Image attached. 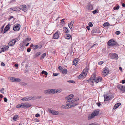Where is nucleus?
Listing matches in <instances>:
<instances>
[{
    "mask_svg": "<svg viewBox=\"0 0 125 125\" xmlns=\"http://www.w3.org/2000/svg\"><path fill=\"white\" fill-rule=\"evenodd\" d=\"M74 96L73 94H71L66 98L67 100L66 103L70 104V106L71 107L75 106L78 104V103L76 102L79 100V98H77L75 99L73 98V97Z\"/></svg>",
    "mask_w": 125,
    "mask_h": 125,
    "instance_id": "f257e3e1",
    "label": "nucleus"
},
{
    "mask_svg": "<svg viewBox=\"0 0 125 125\" xmlns=\"http://www.w3.org/2000/svg\"><path fill=\"white\" fill-rule=\"evenodd\" d=\"M99 112V109H96L94 110L92 112V114L90 115H89L88 117V120H90L94 118L95 116H97Z\"/></svg>",
    "mask_w": 125,
    "mask_h": 125,
    "instance_id": "f03ea898",
    "label": "nucleus"
},
{
    "mask_svg": "<svg viewBox=\"0 0 125 125\" xmlns=\"http://www.w3.org/2000/svg\"><path fill=\"white\" fill-rule=\"evenodd\" d=\"M58 92V90H57L55 91V89H50L45 90L44 92V93L45 94H54Z\"/></svg>",
    "mask_w": 125,
    "mask_h": 125,
    "instance_id": "7ed1b4c3",
    "label": "nucleus"
},
{
    "mask_svg": "<svg viewBox=\"0 0 125 125\" xmlns=\"http://www.w3.org/2000/svg\"><path fill=\"white\" fill-rule=\"evenodd\" d=\"M109 55L111 59H115L117 60L118 59V56L117 54L116 53H110L109 54Z\"/></svg>",
    "mask_w": 125,
    "mask_h": 125,
    "instance_id": "20e7f679",
    "label": "nucleus"
},
{
    "mask_svg": "<svg viewBox=\"0 0 125 125\" xmlns=\"http://www.w3.org/2000/svg\"><path fill=\"white\" fill-rule=\"evenodd\" d=\"M107 44L109 46H113L115 45L116 44V42L113 39H111L108 41Z\"/></svg>",
    "mask_w": 125,
    "mask_h": 125,
    "instance_id": "39448f33",
    "label": "nucleus"
},
{
    "mask_svg": "<svg viewBox=\"0 0 125 125\" xmlns=\"http://www.w3.org/2000/svg\"><path fill=\"white\" fill-rule=\"evenodd\" d=\"M109 70L107 68H105L104 69L102 72V75L105 76L108 74L109 73Z\"/></svg>",
    "mask_w": 125,
    "mask_h": 125,
    "instance_id": "423d86ee",
    "label": "nucleus"
},
{
    "mask_svg": "<svg viewBox=\"0 0 125 125\" xmlns=\"http://www.w3.org/2000/svg\"><path fill=\"white\" fill-rule=\"evenodd\" d=\"M20 27V25L19 24L15 25L14 26L13 29L15 31H17L19 30Z\"/></svg>",
    "mask_w": 125,
    "mask_h": 125,
    "instance_id": "0eeeda50",
    "label": "nucleus"
},
{
    "mask_svg": "<svg viewBox=\"0 0 125 125\" xmlns=\"http://www.w3.org/2000/svg\"><path fill=\"white\" fill-rule=\"evenodd\" d=\"M60 33L58 30L56 32L54 33L53 35V38L54 39H57L59 38Z\"/></svg>",
    "mask_w": 125,
    "mask_h": 125,
    "instance_id": "6e6552de",
    "label": "nucleus"
},
{
    "mask_svg": "<svg viewBox=\"0 0 125 125\" xmlns=\"http://www.w3.org/2000/svg\"><path fill=\"white\" fill-rule=\"evenodd\" d=\"M20 9L21 10H23L24 12H25L27 10L26 6L25 5H22L20 6Z\"/></svg>",
    "mask_w": 125,
    "mask_h": 125,
    "instance_id": "1a4fd4ad",
    "label": "nucleus"
},
{
    "mask_svg": "<svg viewBox=\"0 0 125 125\" xmlns=\"http://www.w3.org/2000/svg\"><path fill=\"white\" fill-rule=\"evenodd\" d=\"M16 42V40L13 39L11 41H10L9 42L8 45L9 46H12L14 45Z\"/></svg>",
    "mask_w": 125,
    "mask_h": 125,
    "instance_id": "9d476101",
    "label": "nucleus"
},
{
    "mask_svg": "<svg viewBox=\"0 0 125 125\" xmlns=\"http://www.w3.org/2000/svg\"><path fill=\"white\" fill-rule=\"evenodd\" d=\"M48 111L49 113L54 115H57L59 114V112L57 111L49 109Z\"/></svg>",
    "mask_w": 125,
    "mask_h": 125,
    "instance_id": "9b49d317",
    "label": "nucleus"
},
{
    "mask_svg": "<svg viewBox=\"0 0 125 125\" xmlns=\"http://www.w3.org/2000/svg\"><path fill=\"white\" fill-rule=\"evenodd\" d=\"M91 78H90V79L91 80V83L92 85H93L94 84V82H95V76L93 75L92 76Z\"/></svg>",
    "mask_w": 125,
    "mask_h": 125,
    "instance_id": "f8f14e48",
    "label": "nucleus"
},
{
    "mask_svg": "<svg viewBox=\"0 0 125 125\" xmlns=\"http://www.w3.org/2000/svg\"><path fill=\"white\" fill-rule=\"evenodd\" d=\"M102 78L101 77H95V80L96 83H98L99 82H101L102 80Z\"/></svg>",
    "mask_w": 125,
    "mask_h": 125,
    "instance_id": "ddd939ff",
    "label": "nucleus"
},
{
    "mask_svg": "<svg viewBox=\"0 0 125 125\" xmlns=\"http://www.w3.org/2000/svg\"><path fill=\"white\" fill-rule=\"evenodd\" d=\"M33 97H25L21 99V100L23 101H27L29 100H32L33 99Z\"/></svg>",
    "mask_w": 125,
    "mask_h": 125,
    "instance_id": "4468645a",
    "label": "nucleus"
},
{
    "mask_svg": "<svg viewBox=\"0 0 125 125\" xmlns=\"http://www.w3.org/2000/svg\"><path fill=\"white\" fill-rule=\"evenodd\" d=\"M10 28V24L9 23L8 25L6 26L4 30V32L3 34L5 33Z\"/></svg>",
    "mask_w": 125,
    "mask_h": 125,
    "instance_id": "2eb2a0df",
    "label": "nucleus"
},
{
    "mask_svg": "<svg viewBox=\"0 0 125 125\" xmlns=\"http://www.w3.org/2000/svg\"><path fill=\"white\" fill-rule=\"evenodd\" d=\"M9 48V47L8 46H4L1 49L2 50L1 51V52H3L5 51H6Z\"/></svg>",
    "mask_w": 125,
    "mask_h": 125,
    "instance_id": "dca6fc26",
    "label": "nucleus"
},
{
    "mask_svg": "<svg viewBox=\"0 0 125 125\" xmlns=\"http://www.w3.org/2000/svg\"><path fill=\"white\" fill-rule=\"evenodd\" d=\"M24 108H27L31 107V105L27 103H24Z\"/></svg>",
    "mask_w": 125,
    "mask_h": 125,
    "instance_id": "f3484780",
    "label": "nucleus"
},
{
    "mask_svg": "<svg viewBox=\"0 0 125 125\" xmlns=\"http://www.w3.org/2000/svg\"><path fill=\"white\" fill-rule=\"evenodd\" d=\"M74 23V20H73L71 22L69 23H68L69 27L70 29L72 28Z\"/></svg>",
    "mask_w": 125,
    "mask_h": 125,
    "instance_id": "a211bd4d",
    "label": "nucleus"
},
{
    "mask_svg": "<svg viewBox=\"0 0 125 125\" xmlns=\"http://www.w3.org/2000/svg\"><path fill=\"white\" fill-rule=\"evenodd\" d=\"M121 104L120 103H118L116 104L114 106L113 109L114 110H115L119 106L121 105Z\"/></svg>",
    "mask_w": 125,
    "mask_h": 125,
    "instance_id": "6ab92c4d",
    "label": "nucleus"
},
{
    "mask_svg": "<svg viewBox=\"0 0 125 125\" xmlns=\"http://www.w3.org/2000/svg\"><path fill=\"white\" fill-rule=\"evenodd\" d=\"M61 107L63 109H67L71 107L70 106L69 104L61 106Z\"/></svg>",
    "mask_w": 125,
    "mask_h": 125,
    "instance_id": "aec40b11",
    "label": "nucleus"
},
{
    "mask_svg": "<svg viewBox=\"0 0 125 125\" xmlns=\"http://www.w3.org/2000/svg\"><path fill=\"white\" fill-rule=\"evenodd\" d=\"M16 107L17 108L20 107L24 108V103H22L19 104L16 106Z\"/></svg>",
    "mask_w": 125,
    "mask_h": 125,
    "instance_id": "412c9836",
    "label": "nucleus"
},
{
    "mask_svg": "<svg viewBox=\"0 0 125 125\" xmlns=\"http://www.w3.org/2000/svg\"><path fill=\"white\" fill-rule=\"evenodd\" d=\"M20 47L19 49L21 51H23L25 48V46L23 44H20Z\"/></svg>",
    "mask_w": 125,
    "mask_h": 125,
    "instance_id": "4be33fe9",
    "label": "nucleus"
},
{
    "mask_svg": "<svg viewBox=\"0 0 125 125\" xmlns=\"http://www.w3.org/2000/svg\"><path fill=\"white\" fill-rule=\"evenodd\" d=\"M85 77V76L83 75V73H82L78 76V78L79 79H81L84 78Z\"/></svg>",
    "mask_w": 125,
    "mask_h": 125,
    "instance_id": "5701e85b",
    "label": "nucleus"
},
{
    "mask_svg": "<svg viewBox=\"0 0 125 125\" xmlns=\"http://www.w3.org/2000/svg\"><path fill=\"white\" fill-rule=\"evenodd\" d=\"M9 9L10 10H12L16 11H18V9L16 7L13 8H11Z\"/></svg>",
    "mask_w": 125,
    "mask_h": 125,
    "instance_id": "b1692460",
    "label": "nucleus"
},
{
    "mask_svg": "<svg viewBox=\"0 0 125 125\" xmlns=\"http://www.w3.org/2000/svg\"><path fill=\"white\" fill-rule=\"evenodd\" d=\"M87 9L90 10H91L93 9V7L91 5H89L87 6Z\"/></svg>",
    "mask_w": 125,
    "mask_h": 125,
    "instance_id": "393cba45",
    "label": "nucleus"
},
{
    "mask_svg": "<svg viewBox=\"0 0 125 125\" xmlns=\"http://www.w3.org/2000/svg\"><path fill=\"white\" fill-rule=\"evenodd\" d=\"M41 53L40 52H38L36 53V54L34 56V58H36L38 57L40 54Z\"/></svg>",
    "mask_w": 125,
    "mask_h": 125,
    "instance_id": "a878e982",
    "label": "nucleus"
},
{
    "mask_svg": "<svg viewBox=\"0 0 125 125\" xmlns=\"http://www.w3.org/2000/svg\"><path fill=\"white\" fill-rule=\"evenodd\" d=\"M104 101H108L109 100V96H107V94L104 95Z\"/></svg>",
    "mask_w": 125,
    "mask_h": 125,
    "instance_id": "bb28decb",
    "label": "nucleus"
},
{
    "mask_svg": "<svg viewBox=\"0 0 125 125\" xmlns=\"http://www.w3.org/2000/svg\"><path fill=\"white\" fill-rule=\"evenodd\" d=\"M46 53H44L40 57V60H41L43 59L46 56Z\"/></svg>",
    "mask_w": 125,
    "mask_h": 125,
    "instance_id": "cd10ccee",
    "label": "nucleus"
},
{
    "mask_svg": "<svg viewBox=\"0 0 125 125\" xmlns=\"http://www.w3.org/2000/svg\"><path fill=\"white\" fill-rule=\"evenodd\" d=\"M78 63V61L77 60L74 59L73 62V65H76Z\"/></svg>",
    "mask_w": 125,
    "mask_h": 125,
    "instance_id": "c85d7f7f",
    "label": "nucleus"
},
{
    "mask_svg": "<svg viewBox=\"0 0 125 125\" xmlns=\"http://www.w3.org/2000/svg\"><path fill=\"white\" fill-rule=\"evenodd\" d=\"M62 72L63 74H66L67 73V69H63Z\"/></svg>",
    "mask_w": 125,
    "mask_h": 125,
    "instance_id": "c756f323",
    "label": "nucleus"
},
{
    "mask_svg": "<svg viewBox=\"0 0 125 125\" xmlns=\"http://www.w3.org/2000/svg\"><path fill=\"white\" fill-rule=\"evenodd\" d=\"M65 38L67 39H69L71 37V36L69 34H66L65 35Z\"/></svg>",
    "mask_w": 125,
    "mask_h": 125,
    "instance_id": "7c9ffc66",
    "label": "nucleus"
},
{
    "mask_svg": "<svg viewBox=\"0 0 125 125\" xmlns=\"http://www.w3.org/2000/svg\"><path fill=\"white\" fill-rule=\"evenodd\" d=\"M64 31H65V33H68L69 31H68V30L67 29V28L66 27H64Z\"/></svg>",
    "mask_w": 125,
    "mask_h": 125,
    "instance_id": "2f4dec72",
    "label": "nucleus"
},
{
    "mask_svg": "<svg viewBox=\"0 0 125 125\" xmlns=\"http://www.w3.org/2000/svg\"><path fill=\"white\" fill-rule=\"evenodd\" d=\"M18 118L19 117H18V116L17 115H16L15 116L13 117V120L14 121H16V120H17V119H18Z\"/></svg>",
    "mask_w": 125,
    "mask_h": 125,
    "instance_id": "473e14b6",
    "label": "nucleus"
},
{
    "mask_svg": "<svg viewBox=\"0 0 125 125\" xmlns=\"http://www.w3.org/2000/svg\"><path fill=\"white\" fill-rule=\"evenodd\" d=\"M123 86L120 85H118L117 86V87L120 90L122 91V89L123 88Z\"/></svg>",
    "mask_w": 125,
    "mask_h": 125,
    "instance_id": "72a5a7b5",
    "label": "nucleus"
},
{
    "mask_svg": "<svg viewBox=\"0 0 125 125\" xmlns=\"http://www.w3.org/2000/svg\"><path fill=\"white\" fill-rule=\"evenodd\" d=\"M109 25L110 24L108 22L105 23L103 24V26L105 27L107 26H109Z\"/></svg>",
    "mask_w": 125,
    "mask_h": 125,
    "instance_id": "f704fd0d",
    "label": "nucleus"
},
{
    "mask_svg": "<svg viewBox=\"0 0 125 125\" xmlns=\"http://www.w3.org/2000/svg\"><path fill=\"white\" fill-rule=\"evenodd\" d=\"M14 80V82H18L21 81V80L20 79L18 78H15Z\"/></svg>",
    "mask_w": 125,
    "mask_h": 125,
    "instance_id": "c9c22d12",
    "label": "nucleus"
},
{
    "mask_svg": "<svg viewBox=\"0 0 125 125\" xmlns=\"http://www.w3.org/2000/svg\"><path fill=\"white\" fill-rule=\"evenodd\" d=\"M41 73L42 74H45L47 76L48 74V73L47 72L44 70H43L41 72Z\"/></svg>",
    "mask_w": 125,
    "mask_h": 125,
    "instance_id": "e433bc0d",
    "label": "nucleus"
},
{
    "mask_svg": "<svg viewBox=\"0 0 125 125\" xmlns=\"http://www.w3.org/2000/svg\"><path fill=\"white\" fill-rule=\"evenodd\" d=\"M11 82H14V80L15 78L12 77H10L9 78Z\"/></svg>",
    "mask_w": 125,
    "mask_h": 125,
    "instance_id": "4c0bfd02",
    "label": "nucleus"
},
{
    "mask_svg": "<svg viewBox=\"0 0 125 125\" xmlns=\"http://www.w3.org/2000/svg\"><path fill=\"white\" fill-rule=\"evenodd\" d=\"M96 29H93L92 31H91V32L92 33H97Z\"/></svg>",
    "mask_w": 125,
    "mask_h": 125,
    "instance_id": "58836bf2",
    "label": "nucleus"
},
{
    "mask_svg": "<svg viewBox=\"0 0 125 125\" xmlns=\"http://www.w3.org/2000/svg\"><path fill=\"white\" fill-rule=\"evenodd\" d=\"M99 11L97 9L96 10H95L93 11H92V13L94 14H95L96 13H98Z\"/></svg>",
    "mask_w": 125,
    "mask_h": 125,
    "instance_id": "ea45409f",
    "label": "nucleus"
},
{
    "mask_svg": "<svg viewBox=\"0 0 125 125\" xmlns=\"http://www.w3.org/2000/svg\"><path fill=\"white\" fill-rule=\"evenodd\" d=\"M20 84L21 85L25 86L27 85V83L24 82H21L20 83Z\"/></svg>",
    "mask_w": 125,
    "mask_h": 125,
    "instance_id": "a19ab883",
    "label": "nucleus"
},
{
    "mask_svg": "<svg viewBox=\"0 0 125 125\" xmlns=\"http://www.w3.org/2000/svg\"><path fill=\"white\" fill-rule=\"evenodd\" d=\"M67 82H69L71 83H75V81H74L72 80H68Z\"/></svg>",
    "mask_w": 125,
    "mask_h": 125,
    "instance_id": "79ce46f5",
    "label": "nucleus"
},
{
    "mask_svg": "<svg viewBox=\"0 0 125 125\" xmlns=\"http://www.w3.org/2000/svg\"><path fill=\"white\" fill-rule=\"evenodd\" d=\"M58 69L59 70L60 72H62V70H63V68L61 66H59L58 67Z\"/></svg>",
    "mask_w": 125,
    "mask_h": 125,
    "instance_id": "37998d69",
    "label": "nucleus"
},
{
    "mask_svg": "<svg viewBox=\"0 0 125 125\" xmlns=\"http://www.w3.org/2000/svg\"><path fill=\"white\" fill-rule=\"evenodd\" d=\"M39 47V46L38 45H35L33 47V49L34 50H36Z\"/></svg>",
    "mask_w": 125,
    "mask_h": 125,
    "instance_id": "c03bdc74",
    "label": "nucleus"
},
{
    "mask_svg": "<svg viewBox=\"0 0 125 125\" xmlns=\"http://www.w3.org/2000/svg\"><path fill=\"white\" fill-rule=\"evenodd\" d=\"M119 8V6H117L116 7H114L113 9H114V10H118V9Z\"/></svg>",
    "mask_w": 125,
    "mask_h": 125,
    "instance_id": "a18cd8bd",
    "label": "nucleus"
},
{
    "mask_svg": "<svg viewBox=\"0 0 125 125\" xmlns=\"http://www.w3.org/2000/svg\"><path fill=\"white\" fill-rule=\"evenodd\" d=\"M83 75L85 76V77L87 74V73L86 72H85L84 71H83Z\"/></svg>",
    "mask_w": 125,
    "mask_h": 125,
    "instance_id": "49530a36",
    "label": "nucleus"
},
{
    "mask_svg": "<svg viewBox=\"0 0 125 125\" xmlns=\"http://www.w3.org/2000/svg\"><path fill=\"white\" fill-rule=\"evenodd\" d=\"M88 25L90 27H92L93 26V25L92 23L91 22H90L89 23Z\"/></svg>",
    "mask_w": 125,
    "mask_h": 125,
    "instance_id": "de8ad7c7",
    "label": "nucleus"
},
{
    "mask_svg": "<svg viewBox=\"0 0 125 125\" xmlns=\"http://www.w3.org/2000/svg\"><path fill=\"white\" fill-rule=\"evenodd\" d=\"M104 63V62L103 61H100L99 62L98 64L99 65H100Z\"/></svg>",
    "mask_w": 125,
    "mask_h": 125,
    "instance_id": "09e8293b",
    "label": "nucleus"
},
{
    "mask_svg": "<svg viewBox=\"0 0 125 125\" xmlns=\"http://www.w3.org/2000/svg\"><path fill=\"white\" fill-rule=\"evenodd\" d=\"M4 88H2V89L0 90V92L1 93H2L3 94L4 93Z\"/></svg>",
    "mask_w": 125,
    "mask_h": 125,
    "instance_id": "8fccbe9b",
    "label": "nucleus"
},
{
    "mask_svg": "<svg viewBox=\"0 0 125 125\" xmlns=\"http://www.w3.org/2000/svg\"><path fill=\"white\" fill-rule=\"evenodd\" d=\"M59 73H54L53 74V75L54 76H56L58 75Z\"/></svg>",
    "mask_w": 125,
    "mask_h": 125,
    "instance_id": "3c124183",
    "label": "nucleus"
},
{
    "mask_svg": "<svg viewBox=\"0 0 125 125\" xmlns=\"http://www.w3.org/2000/svg\"><path fill=\"white\" fill-rule=\"evenodd\" d=\"M115 34L117 35H119L120 33V32L119 31H117L115 32Z\"/></svg>",
    "mask_w": 125,
    "mask_h": 125,
    "instance_id": "603ef678",
    "label": "nucleus"
},
{
    "mask_svg": "<svg viewBox=\"0 0 125 125\" xmlns=\"http://www.w3.org/2000/svg\"><path fill=\"white\" fill-rule=\"evenodd\" d=\"M122 91L124 92H125V86H123V88L122 89Z\"/></svg>",
    "mask_w": 125,
    "mask_h": 125,
    "instance_id": "864d4df0",
    "label": "nucleus"
},
{
    "mask_svg": "<svg viewBox=\"0 0 125 125\" xmlns=\"http://www.w3.org/2000/svg\"><path fill=\"white\" fill-rule=\"evenodd\" d=\"M35 116L36 117H39L40 116V115L38 114V113H37V114H36L35 115Z\"/></svg>",
    "mask_w": 125,
    "mask_h": 125,
    "instance_id": "5fc2aeb1",
    "label": "nucleus"
},
{
    "mask_svg": "<svg viewBox=\"0 0 125 125\" xmlns=\"http://www.w3.org/2000/svg\"><path fill=\"white\" fill-rule=\"evenodd\" d=\"M83 71L85 72H86L87 73L88 71V68L87 67L85 69H84Z\"/></svg>",
    "mask_w": 125,
    "mask_h": 125,
    "instance_id": "6e6d98bb",
    "label": "nucleus"
},
{
    "mask_svg": "<svg viewBox=\"0 0 125 125\" xmlns=\"http://www.w3.org/2000/svg\"><path fill=\"white\" fill-rule=\"evenodd\" d=\"M96 104H97V105L99 107L101 105L100 103L99 102L97 103Z\"/></svg>",
    "mask_w": 125,
    "mask_h": 125,
    "instance_id": "4d7b16f0",
    "label": "nucleus"
},
{
    "mask_svg": "<svg viewBox=\"0 0 125 125\" xmlns=\"http://www.w3.org/2000/svg\"><path fill=\"white\" fill-rule=\"evenodd\" d=\"M31 39L30 38L29 39V38H27L26 39V40L27 42H28L29 41L31 40Z\"/></svg>",
    "mask_w": 125,
    "mask_h": 125,
    "instance_id": "13d9d810",
    "label": "nucleus"
},
{
    "mask_svg": "<svg viewBox=\"0 0 125 125\" xmlns=\"http://www.w3.org/2000/svg\"><path fill=\"white\" fill-rule=\"evenodd\" d=\"M59 115H63L64 114V113H60L59 114Z\"/></svg>",
    "mask_w": 125,
    "mask_h": 125,
    "instance_id": "bf43d9fd",
    "label": "nucleus"
},
{
    "mask_svg": "<svg viewBox=\"0 0 125 125\" xmlns=\"http://www.w3.org/2000/svg\"><path fill=\"white\" fill-rule=\"evenodd\" d=\"M64 19H63L61 20V22L62 23H63L64 22Z\"/></svg>",
    "mask_w": 125,
    "mask_h": 125,
    "instance_id": "052dcab7",
    "label": "nucleus"
},
{
    "mask_svg": "<svg viewBox=\"0 0 125 125\" xmlns=\"http://www.w3.org/2000/svg\"><path fill=\"white\" fill-rule=\"evenodd\" d=\"M1 65L2 66H4L5 64L4 63L2 62L1 63Z\"/></svg>",
    "mask_w": 125,
    "mask_h": 125,
    "instance_id": "680f3d73",
    "label": "nucleus"
},
{
    "mask_svg": "<svg viewBox=\"0 0 125 125\" xmlns=\"http://www.w3.org/2000/svg\"><path fill=\"white\" fill-rule=\"evenodd\" d=\"M125 83V80H123L122 81V84H124Z\"/></svg>",
    "mask_w": 125,
    "mask_h": 125,
    "instance_id": "e2e57ef3",
    "label": "nucleus"
},
{
    "mask_svg": "<svg viewBox=\"0 0 125 125\" xmlns=\"http://www.w3.org/2000/svg\"><path fill=\"white\" fill-rule=\"evenodd\" d=\"M27 51L28 52H30L31 51V49L30 48H28L27 49Z\"/></svg>",
    "mask_w": 125,
    "mask_h": 125,
    "instance_id": "0e129e2a",
    "label": "nucleus"
},
{
    "mask_svg": "<svg viewBox=\"0 0 125 125\" xmlns=\"http://www.w3.org/2000/svg\"><path fill=\"white\" fill-rule=\"evenodd\" d=\"M4 101L5 102H7V99L6 98L4 99Z\"/></svg>",
    "mask_w": 125,
    "mask_h": 125,
    "instance_id": "69168bd1",
    "label": "nucleus"
},
{
    "mask_svg": "<svg viewBox=\"0 0 125 125\" xmlns=\"http://www.w3.org/2000/svg\"><path fill=\"white\" fill-rule=\"evenodd\" d=\"M89 27V26H87L86 27V28L88 30H89L90 29Z\"/></svg>",
    "mask_w": 125,
    "mask_h": 125,
    "instance_id": "338daca9",
    "label": "nucleus"
},
{
    "mask_svg": "<svg viewBox=\"0 0 125 125\" xmlns=\"http://www.w3.org/2000/svg\"><path fill=\"white\" fill-rule=\"evenodd\" d=\"M122 6L123 7H125V4L124 3H122Z\"/></svg>",
    "mask_w": 125,
    "mask_h": 125,
    "instance_id": "774afa93",
    "label": "nucleus"
}]
</instances>
